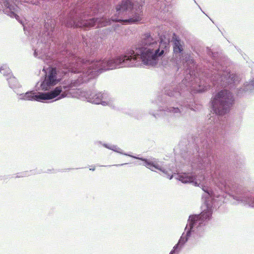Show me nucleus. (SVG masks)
I'll return each mask as SVG.
<instances>
[{"mask_svg":"<svg viewBox=\"0 0 254 254\" xmlns=\"http://www.w3.org/2000/svg\"><path fill=\"white\" fill-rule=\"evenodd\" d=\"M55 20L49 15L45 19L42 34L36 46L33 47L34 56L40 58L51 67L44 79L36 85L37 90L50 92L51 88L64 78H71L58 87L64 84L68 85L64 97L70 94V91L74 87L86 82L98 76L103 71L123 67H133L139 65V59L142 64L150 66V34L145 33L137 44L127 50L122 55L113 58L96 60H85L76 57L67 50H64L56 54L47 53L50 41H53V33L55 27Z\"/></svg>","mask_w":254,"mask_h":254,"instance_id":"f257e3e1","label":"nucleus"},{"mask_svg":"<svg viewBox=\"0 0 254 254\" xmlns=\"http://www.w3.org/2000/svg\"><path fill=\"white\" fill-rule=\"evenodd\" d=\"M211 117L207 125L205 126L197 136L193 137L192 170L210 171L212 181L221 193L211 190H203L207 192L212 200H219L226 197H232L239 203L248 204L254 207V194L247 192L244 188L229 179L228 171L219 165L213 154L212 146L220 144L225 137V125L224 123L212 122Z\"/></svg>","mask_w":254,"mask_h":254,"instance_id":"f03ea898","label":"nucleus"},{"mask_svg":"<svg viewBox=\"0 0 254 254\" xmlns=\"http://www.w3.org/2000/svg\"><path fill=\"white\" fill-rule=\"evenodd\" d=\"M174 56L179 60L176 64L178 66L179 62L185 73L184 79L179 85L172 83L166 85L164 89V93L169 97H174L178 100L176 104L180 107L175 106L170 100V98L165 95H161L157 97L155 103L153 102L151 107L154 108L156 105L157 111H162L170 114L173 118H178L182 114V108L185 107L197 112L200 111L202 107L196 104L192 100V94L201 93L207 90L208 85L204 84L196 74V67L194 60L191 56L184 52V42L176 35L173 37Z\"/></svg>","mask_w":254,"mask_h":254,"instance_id":"7ed1b4c3","label":"nucleus"},{"mask_svg":"<svg viewBox=\"0 0 254 254\" xmlns=\"http://www.w3.org/2000/svg\"><path fill=\"white\" fill-rule=\"evenodd\" d=\"M116 13L110 19L105 17L92 18L89 16L95 14V8L86 7L85 4H77L72 5L67 16L61 20L62 25L66 27L81 28L89 30L95 26L97 28L106 26L112 22H119L124 24H131L140 21L142 18V6H134L130 0H123L116 7Z\"/></svg>","mask_w":254,"mask_h":254,"instance_id":"20e7f679","label":"nucleus"},{"mask_svg":"<svg viewBox=\"0 0 254 254\" xmlns=\"http://www.w3.org/2000/svg\"><path fill=\"white\" fill-rule=\"evenodd\" d=\"M203 207L200 214L189 216L184 232L169 254H179L190 238L198 241L203 236L205 225L211 219L213 211L212 204L209 203V200L205 201Z\"/></svg>","mask_w":254,"mask_h":254,"instance_id":"39448f33","label":"nucleus"},{"mask_svg":"<svg viewBox=\"0 0 254 254\" xmlns=\"http://www.w3.org/2000/svg\"><path fill=\"white\" fill-rule=\"evenodd\" d=\"M207 54L212 59L210 71L207 78L217 87H228L232 88V84L238 80V76L227 69L228 63L225 57L220 56L218 52H214L206 48Z\"/></svg>","mask_w":254,"mask_h":254,"instance_id":"423d86ee","label":"nucleus"},{"mask_svg":"<svg viewBox=\"0 0 254 254\" xmlns=\"http://www.w3.org/2000/svg\"><path fill=\"white\" fill-rule=\"evenodd\" d=\"M6 80L9 87L19 95V99L24 100L36 101L43 103L48 102L47 101L54 99H55L54 101H57L64 98L66 95L65 92L68 89V85L64 84L61 86L55 87L50 92L36 93L34 91H28L24 94L19 91V89L21 87V85L13 75L7 77Z\"/></svg>","mask_w":254,"mask_h":254,"instance_id":"0eeeda50","label":"nucleus"},{"mask_svg":"<svg viewBox=\"0 0 254 254\" xmlns=\"http://www.w3.org/2000/svg\"><path fill=\"white\" fill-rule=\"evenodd\" d=\"M213 114L223 115L228 113L235 103L232 93L228 90L218 92L211 101Z\"/></svg>","mask_w":254,"mask_h":254,"instance_id":"6e6552de","label":"nucleus"},{"mask_svg":"<svg viewBox=\"0 0 254 254\" xmlns=\"http://www.w3.org/2000/svg\"><path fill=\"white\" fill-rule=\"evenodd\" d=\"M96 144H102L105 147L113 150L116 152L119 153L121 154H123L126 156H129L131 157L140 160L143 162V165L146 166L147 168L152 171H154V169H157L164 174L165 176L169 178L170 180L172 179L173 177L172 175H170L169 173L163 167L160 166L157 162L156 159H153V160H150L142 157H137L128 154L127 153H124L123 151L119 148L118 146L115 145H111L106 143H102L101 141H97L95 142Z\"/></svg>","mask_w":254,"mask_h":254,"instance_id":"1a4fd4ad","label":"nucleus"},{"mask_svg":"<svg viewBox=\"0 0 254 254\" xmlns=\"http://www.w3.org/2000/svg\"><path fill=\"white\" fill-rule=\"evenodd\" d=\"M88 102L95 104H101L103 106H112V100L107 92H96L87 90L82 93Z\"/></svg>","mask_w":254,"mask_h":254,"instance_id":"9d476101","label":"nucleus"},{"mask_svg":"<svg viewBox=\"0 0 254 254\" xmlns=\"http://www.w3.org/2000/svg\"><path fill=\"white\" fill-rule=\"evenodd\" d=\"M254 93V79L249 82L245 83L243 86L237 90V96H244L247 94Z\"/></svg>","mask_w":254,"mask_h":254,"instance_id":"9b49d317","label":"nucleus"},{"mask_svg":"<svg viewBox=\"0 0 254 254\" xmlns=\"http://www.w3.org/2000/svg\"><path fill=\"white\" fill-rule=\"evenodd\" d=\"M196 177L195 172L182 173L178 175V179L183 183H193L197 186L198 184L196 181Z\"/></svg>","mask_w":254,"mask_h":254,"instance_id":"f8f14e48","label":"nucleus"},{"mask_svg":"<svg viewBox=\"0 0 254 254\" xmlns=\"http://www.w3.org/2000/svg\"><path fill=\"white\" fill-rule=\"evenodd\" d=\"M1 3L5 6L3 12L11 17H15L18 19L19 16L12 11L14 6L10 3V0H1Z\"/></svg>","mask_w":254,"mask_h":254,"instance_id":"ddd939ff","label":"nucleus"},{"mask_svg":"<svg viewBox=\"0 0 254 254\" xmlns=\"http://www.w3.org/2000/svg\"><path fill=\"white\" fill-rule=\"evenodd\" d=\"M83 43L84 45L86 46V51H88V49L89 48L90 49L91 51L94 50L95 48V44H91V43H93V38H87L84 37H83ZM90 53H92V51L90 52Z\"/></svg>","mask_w":254,"mask_h":254,"instance_id":"4468645a","label":"nucleus"},{"mask_svg":"<svg viewBox=\"0 0 254 254\" xmlns=\"http://www.w3.org/2000/svg\"><path fill=\"white\" fill-rule=\"evenodd\" d=\"M0 72L4 76H7V77L12 75L10 69L6 64H3L0 67Z\"/></svg>","mask_w":254,"mask_h":254,"instance_id":"2eb2a0df","label":"nucleus"},{"mask_svg":"<svg viewBox=\"0 0 254 254\" xmlns=\"http://www.w3.org/2000/svg\"><path fill=\"white\" fill-rule=\"evenodd\" d=\"M32 171H25V172H21V173H18L15 178H18L29 176L32 174Z\"/></svg>","mask_w":254,"mask_h":254,"instance_id":"dca6fc26","label":"nucleus"},{"mask_svg":"<svg viewBox=\"0 0 254 254\" xmlns=\"http://www.w3.org/2000/svg\"><path fill=\"white\" fill-rule=\"evenodd\" d=\"M166 3L165 0L158 1L157 4L156 5V8H160V9H162L163 6L165 7Z\"/></svg>","mask_w":254,"mask_h":254,"instance_id":"f3484780","label":"nucleus"},{"mask_svg":"<svg viewBox=\"0 0 254 254\" xmlns=\"http://www.w3.org/2000/svg\"><path fill=\"white\" fill-rule=\"evenodd\" d=\"M112 29L110 28H107L103 29V31L106 35L109 34L111 32Z\"/></svg>","mask_w":254,"mask_h":254,"instance_id":"a211bd4d","label":"nucleus"},{"mask_svg":"<svg viewBox=\"0 0 254 254\" xmlns=\"http://www.w3.org/2000/svg\"><path fill=\"white\" fill-rule=\"evenodd\" d=\"M149 113L150 115H152L154 117H155L156 119L159 116L158 114H155L152 110L149 111Z\"/></svg>","mask_w":254,"mask_h":254,"instance_id":"6ab92c4d","label":"nucleus"},{"mask_svg":"<svg viewBox=\"0 0 254 254\" xmlns=\"http://www.w3.org/2000/svg\"><path fill=\"white\" fill-rule=\"evenodd\" d=\"M127 163H123V164H116V165H108V166H104V167H111V166H123V165H126Z\"/></svg>","mask_w":254,"mask_h":254,"instance_id":"aec40b11","label":"nucleus"},{"mask_svg":"<svg viewBox=\"0 0 254 254\" xmlns=\"http://www.w3.org/2000/svg\"><path fill=\"white\" fill-rule=\"evenodd\" d=\"M95 170V168L94 167L93 168L90 169V170L92 171H94Z\"/></svg>","mask_w":254,"mask_h":254,"instance_id":"412c9836","label":"nucleus"},{"mask_svg":"<svg viewBox=\"0 0 254 254\" xmlns=\"http://www.w3.org/2000/svg\"><path fill=\"white\" fill-rule=\"evenodd\" d=\"M49 172H51V170H48V171H47V173H49Z\"/></svg>","mask_w":254,"mask_h":254,"instance_id":"4be33fe9","label":"nucleus"}]
</instances>
